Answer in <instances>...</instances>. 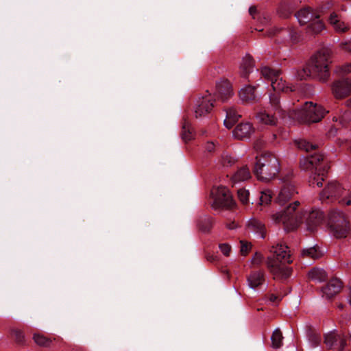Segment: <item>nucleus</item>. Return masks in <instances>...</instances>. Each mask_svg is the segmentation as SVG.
I'll use <instances>...</instances> for the list:
<instances>
[{
  "mask_svg": "<svg viewBox=\"0 0 351 351\" xmlns=\"http://www.w3.org/2000/svg\"><path fill=\"white\" fill-rule=\"evenodd\" d=\"M271 253L272 257H269L267 260V267L270 272L276 279H286L291 274V269L287 264L292 262L288 250V247L285 245L278 244L272 246Z\"/></svg>",
  "mask_w": 351,
  "mask_h": 351,
  "instance_id": "7ed1b4c3",
  "label": "nucleus"
},
{
  "mask_svg": "<svg viewBox=\"0 0 351 351\" xmlns=\"http://www.w3.org/2000/svg\"><path fill=\"white\" fill-rule=\"evenodd\" d=\"M328 112V111L320 105L306 102L301 108L296 107L290 110L287 116L293 120L311 123L320 121Z\"/></svg>",
  "mask_w": 351,
  "mask_h": 351,
  "instance_id": "39448f33",
  "label": "nucleus"
},
{
  "mask_svg": "<svg viewBox=\"0 0 351 351\" xmlns=\"http://www.w3.org/2000/svg\"><path fill=\"white\" fill-rule=\"evenodd\" d=\"M241 252L242 254L245 255L251 248L250 243H245L243 241H241Z\"/></svg>",
  "mask_w": 351,
  "mask_h": 351,
  "instance_id": "a18cd8bd",
  "label": "nucleus"
},
{
  "mask_svg": "<svg viewBox=\"0 0 351 351\" xmlns=\"http://www.w3.org/2000/svg\"><path fill=\"white\" fill-rule=\"evenodd\" d=\"M233 95L232 86L226 80H221L216 84V90L214 93L215 97L225 101Z\"/></svg>",
  "mask_w": 351,
  "mask_h": 351,
  "instance_id": "2eb2a0df",
  "label": "nucleus"
},
{
  "mask_svg": "<svg viewBox=\"0 0 351 351\" xmlns=\"http://www.w3.org/2000/svg\"><path fill=\"white\" fill-rule=\"evenodd\" d=\"M336 72L343 75L351 73V63L345 64L341 66H339L337 68Z\"/></svg>",
  "mask_w": 351,
  "mask_h": 351,
  "instance_id": "79ce46f5",
  "label": "nucleus"
},
{
  "mask_svg": "<svg viewBox=\"0 0 351 351\" xmlns=\"http://www.w3.org/2000/svg\"><path fill=\"white\" fill-rule=\"evenodd\" d=\"M295 17L301 25L311 23L315 18H319L316 11H312L308 8L301 9L295 14Z\"/></svg>",
  "mask_w": 351,
  "mask_h": 351,
  "instance_id": "6ab92c4d",
  "label": "nucleus"
},
{
  "mask_svg": "<svg viewBox=\"0 0 351 351\" xmlns=\"http://www.w3.org/2000/svg\"><path fill=\"white\" fill-rule=\"evenodd\" d=\"M322 341L321 335L313 333L309 337V342L313 348L318 346Z\"/></svg>",
  "mask_w": 351,
  "mask_h": 351,
  "instance_id": "a19ab883",
  "label": "nucleus"
},
{
  "mask_svg": "<svg viewBox=\"0 0 351 351\" xmlns=\"http://www.w3.org/2000/svg\"><path fill=\"white\" fill-rule=\"evenodd\" d=\"M271 197V192L270 190L267 189L262 191L260 197L261 204H267L270 202Z\"/></svg>",
  "mask_w": 351,
  "mask_h": 351,
  "instance_id": "58836bf2",
  "label": "nucleus"
},
{
  "mask_svg": "<svg viewBox=\"0 0 351 351\" xmlns=\"http://www.w3.org/2000/svg\"><path fill=\"white\" fill-rule=\"evenodd\" d=\"M332 93L336 99H343L351 94V81L348 79L337 80L332 85Z\"/></svg>",
  "mask_w": 351,
  "mask_h": 351,
  "instance_id": "4468645a",
  "label": "nucleus"
},
{
  "mask_svg": "<svg viewBox=\"0 0 351 351\" xmlns=\"http://www.w3.org/2000/svg\"><path fill=\"white\" fill-rule=\"evenodd\" d=\"M250 178V172L247 167L240 168L232 176V182L237 184L247 180Z\"/></svg>",
  "mask_w": 351,
  "mask_h": 351,
  "instance_id": "a878e982",
  "label": "nucleus"
},
{
  "mask_svg": "<svg viewBox=\"0 0 351 351\" xmlns=\"http://www.w3.org/2000/svg\"><path fill=\"white\" fill-rule=\"evenodd\" d=\"M250 15L254 17V14L256 12V8L255 7H250L249 9Z\"/></svg>",
  "mask_w": 351,
  "mask_h": 351,
  "instance_id": "3c124183",
  "label": "nucleus"
},
{
  "mask_svg": "<svg viewBox=\"0 0 351 351\" xmlns=\"http://www.w3.org/2000/svg\"><path fill=\"white\" fill-rule=\"evenodd\" d=\"M322 201H337L341 205L351 204V189H345L340 184L332 181L328 184L320 194Z\"/></svg>",
  "mask_w": 351,
  "mask_h": 351,
  "instance_id": "0eeeda50",
  "label": "nucleus"
},
{
  "mask_svg": "<svg viewBox=\"0 0 351 351\" xmlns=\"http://www.w3.org/2000/svg\"><path fill=\"white\" fill-rule=\"evenodd\" d=\"M12 334L14 335L15 340L19 343H22L25 341V335L23 331L18 329H13Z\"/></svg>",
  "mask_w": 351,
  "mask_h": 351,
  "instance_id": "ea45409f",
  "label": "nucleus"
},
{
  "mask_svg": "<svg viewBox=\"0 0 351 351\" xmlns=\"http://www.w3.org/2000/svg\"><path fill=\"white\" fill-rule=\"evenodd\" d=\"M323 161V156L319 154L304 157L300 161V166L304 170H314L309 178V184L312 186L316 185L321 187L322 186L325 173L329 168L326 165L321 163Z\"/></svg>",
  "mask_w": 351,
  "mask_h": 351,
  "instance_id": "423d86ee",
  "label": "nucleus"
},
{
  "mask_svg": "<svg viewBox=\"0 0 351 351\" xmlns=\"http://www.w3.org/2000/svg\"><path fill=\"white\" fill-rule=\"evenodd\" d=\"M282 339L283 337L281 331L276 328L271 337L272 347L276 349L280 348L282 344Z\"/></svg>",
  "mask_w": 351,
  "mask_h": 351,
  "instance_id": "7c9ffc66",
  "label": "nucleus"
},
{
  "mask_svg": "<svg viewBox=\"0 0 351 351\" xmlns=\"http://www.w3.org/2000/svg\"><path fill=\"white\" fill-rule=\"evenodd\" d=\"M261 75L267 80L271 82V85L275 91L292 92L295 90V87L289 86L283 80L280 72L274 70L269 66H263L261 69Z\"/></svg>",
  "mask_w": 351,
  "mask_h": 351,
  "instance_id": "1a4fd4ad",
  "label": "nucleus"
},
{
  "mask_svg": "<svg viewBox=\"0 0 351 351\" xmlns=\"http://www.w3.org/2000/svg\"><path fill=\"white\" fill-rule=\"evenodd\" d=\"M308 277L313 281L320 282L326 279L327 275L323 269L313 268L308 271Z\"/></svg>",
  "mask_w": 351,
  "mask_h": 351,
  "instance_id": "bb28decb",
  "label": "nucleus"
},
{
  "mask_svg": "<svg viewBox=\"0 0 351 351\" xmlns=\"http://www.w3.org/2000/svg\"><path fill=\"white\" fill-rule=\"evenodd\" d=\"M254 70V61L251 56H245L240 65V73L243 77H247Z\"/></svg>",
  "mask_w": 351,
  "mask_h": 351,
  "instance_id": "5701e85b",
  "label": "nucleus"
},
{
  "mask_svg": "<svg viewBox=\"0 0 351 351\" xmlns=\"http://www.w3.org/2000/svg\"><path fill=\"white\" fill-rule=\"evenodd\" d=\"M273 221L276 223H282L286 231L296 229L304 221L307 228L313 231L323 219V213L318 210H313L307 213L300 206L298 201L289 204L282 210L277 212L271 216Z\"/></svg>",
  "mask_w": 351,
  "mask_h": 351,
  "instance_id": "f257e3e1",
  "label": "nucleus"
},
{
  "mask_svg": "<svg viewBox=\"0 0 351 351\" xmlns=\"http://www.w3.org/2000/svg\"><path fill=\"white\" fill-rule=\"evenodd\" d=\"M240 117L233 108H230L226 112V119L223 123L227 128H231L233 125V122L236 121Z\"/></svg>",
  "mask_w": 351,
  "mask_h": 351,
  "instance_id": "c85d7f7f",
  "label": "nucleus"
},
{
  "mask_svg": "<svg viewBox=\"0 0 351 351\" xmlns=\"http://www.w3.org/2000/svg\"><path fill=\"white\" fill-rule=\"evenodd\" d=\"M328 223L334 237L343 238L347 236L349 230L348 222L341 210H332L329 214Z\"/></svg>",
  "mask_w": 351,
  "mask_h": 351,
  "instance_id": "6e6552de",
  "label": "nucleus"
},
{
  "mask_svg": "<svg viewBox=\"0 0 351 351\" xmlns=\"http://www.w3.org/2000/svg\"><path fill=\"white\" fill-rule=\"evenodd\" d=\"M193 130L190 125V123L184 121L182 123V133L181 136L184 141L188 142L193 139Z\"/></svg>",
  "mask_w": 351,
  "mask_h": 351,
  "instance_id": "cd10ccee",
  "label": "nucleus"
},
{
  "mask_svg": "<svg viewBox=\"0 0 351 351\" xmlns=\"http://www.w3.org/2000/svg\"><path fill=\"white\" fill-rule=\"evenodd\" d=\"M347 301L351 305V286L348 288Z\"/></svg>",
  "mask_w": 351,
  "mask_h": 351,
  "instance_id": "8fccbe9b",
  "label": "nucleus"
},
{
  "mask_svg": "<svg viewBox=\"0 0 351 351\" xmlns=\"http://www.w3.org/2000/svg\"><path fill=\"white\" fill-rule=\"evenodd\" d=\"M332 121L345 126L351 121V110L348 109L341 110L337 115L333 116Z\"/></svg>",
  "mask_w": 351,
  "mask_h": 351,
  "instance_id": "b1692460",
  "label": "nucleus"
},
{
  "mask_svg": "<svg viewBox=\"0 0 351 351\" xmlns=\"http://www.w3.org/2000/svg\"><path fill=\"white\" fill-rule=\"evenodd\" d=\"M236 160L228 153H223L221 156L219 162L223 167H228L234 164Z\"/></svg>",
  "mask_w": 351,
  "mask_h": 351,
  "instance_id": "c9c22d12",
  "label": "nucleus"
},
{
  "mask_svg": "<svg viewBox=\"0 0 351 351\" xmlns=\"http://www.w3.org/2000/svg\"><path fill=\"white\" fill-rule=\"evenodd\" d=\"M277 138V134L276 133H273L271 136V138H270V141L271 142L274 141V140H276Z\"/></svg>",
  "mask_w": 351,
  "mask_h": 351,
  "instance_id": "4d7b16f0",
  "label": "nucleus"
},
{
  "mask_svg": "<svg viewBox=\"0 0 351 351\" xmlns=\"http://www.w3.org/2000/svg\"><path fill=\"white\" fill-rule=\"evenodd\" d=\"M333 5V3L332 2H328L327 3V5L326 8H321V10L322 11L324 9H329L330 8H331L332 6Z\"/></svg>",
  "mask_w": 351,
  "mask_h": 351,
  "instance_id": "6e6d98bb",
  "label": "nucleus"
},
{
  "mask_svg": "<svg viewBox=\"0 0 351 351\" xmlns=\"http://www.w3.org/2000/svg\"><path fill=\"white\" fill-rule=\"evenodd\" d=\"M280 298L274 294H271L269 295V301L273 303V304H275L277 302H278L280 300Z\"/></svg>",
  "mask_w": 351,
  "mask_h": 351,
  "instance_id": "09e8293b",
  "label": "nucleus"
},
{
  "mask_svg": "<svg viewBox=\"0 0 351 351\" xmlns=\"http://www.w3.org/2000/svg\"><path fill=\"white\" fill-rule=\"evenodd\" d=\"M297 193L295 186L291 182H285L276 197V202L283 206Z\"/></svg>",
  "mask_w": 351,
  "mask_h": 351,
  "instance_id": "ddd939ff",
  "label": "nucleus"
},
{
  "mask_svg": "<svg viewBox=\"0 0 351 351\" xmlns=\"http://www.w3.org/2000/svg\"><path fill=\"white\" fill-rule=\"evenodd\" d=\"M324 343L326 347L333 351H344L347 345L344 335L331 331L324 335Z\"/></svg>",
  "mask_w": 351,
  "mask_h": 351,
  "instance_id": "9b49d317",
  "label": "nucleus"
},
{
  "mask_svg": "<svg viewBox=\"0 0 351 351\" xmlns=\"http://www.w3.org/2000/svg\"><path fill=\"white\" fill-rule=\"evenodd\" d=\"M33 339L34 342L40 346L49 347L51 343V340L50 339L47 338L40 334H34Z\"/></svg>",
  "mask_w": 351,
  "mask_h": 351,
  "instance_id": "f704fd0d",
  "label": "nucleus"
},
{
  "mask_svg": "<svg viewBox=\"0 0 351 351\" xmlns=\"http://www.w3.org/2000/svg\"><path fill=\"white\" fill-rule=\"evenodd\" d=\"M205 150L208 153H212L218 149V146L214 141H208L204 145Z\"/></svg>",
  "mask_w": 351,
  "mask_h": 351,
  "instance_id": "37998d69",
  "label": "nucleus"
},
{
  "mask_svg": "<svg viewBox=\"0 0 351 351\" xmlns=\"http://www.w3.org/2000/svg\"><path fill=\"white\" fill-rule=\"evenodd\" d=\"M258 122L264 125L274 126L277 124V119L268 109L261 110L256 114Z\"/></svg>",
  "mask_w": 351,
  "mask_h": 351,
  "instance_id": "412c9836",
  "label": "nucleus"
},
{
  "mask_svg": "<svg viewBox=\"0 0 351 351\" xmlns=\"http://www.w3.org/2000/svg\"><path fill=\"white\" fill-rule=\"evenodd\" d=\"M341 287L342 283L339 279L333 278L330 280L329 282L322 289L323 297L331 298L339 292Z\"/></svg>",
  "mask_w": 351,
  "mask_h": 351,
  "instance_id": "f3484780",
  "label": "nucleus"
},
{
  "mask_svg": "<svg viewBox=\"0 0 351 351\" xmlns=\"http://www.w3.org/2000/svg\"><path fill=\"white\" fill-rule=\"evenodd\" d=\"M321 256L320 252L315 247L304 249L302 252V256L304 258H311L317 259Z\"/></svg>",
  "mask_w": 351,
  "mask_h": 351,
  "instance_id": "72a5a7b5",
  "label": "nucleus"
},
{
  "mask_svg": "<svg viewBox=\"0 0 351 351\" xmlns=\"http://www.w3.org/2000/svg\"><path fill=\"white\" fill-rule=\"evenodd\" d=\"M341 48L351 53V40L340 44Z\"/></svg>",
  "mask_w": 351,
  "mask_h": 351,
  "instance_id": "49530a36",
  "label": "nucleus"
},
{
  "mask_svg": "<svg viewBox=\"0 0 351 351\" xmlns=\"http://www.w3.org/2000/svg\"><path fill=\"white\" fill-rule=\"evenodd\" d=\"M239 97L242 101H250L256 99L255 88L252 86H245L239 91Z\"/></svg>",
  "mask_w": 351,
  "mask_h": 351,
  "instance_id": "393cba45",
  "label": "nucleus"
},
{
  "mask_svg": "<svg viewBox=\"0 0 351 351\" xmlns=\"http://www.w3.org/2000/svg\"><path fill=\"white\" fill-rule=\"evenodd\" d=\"M206 258H207L208 261H209L210 262H213V261H216L217 257L215 256H213V255H210V256L208 255V256H207Z\"/></svg>",
  "mask_w": 351,
  "mask_h": 351,
  "instance_id": "5fc2aeb1",
  "label": "nucleus"
},
{
  "mask_svg": "<svg viewBox=\"0 0 351 351\" xmlns=\"http://www.w3.org/2000/svg\"><path fill=\"white\" fill-rule=\"evenodd\" d=\"M295 145L298 149L305 150L307 152L316 149L317 147L316 144H313L304 139L296 140Z\"/></svg>",
  "mask_w": 351,
  "mask_h": 351,
  "instance_id": "473e14b6",
  "label": "nucleus"
},
{
  "mask_svg": "<svg viewBox=\"0 0 351 351\" xmlns=\"http://www.w3.org/2000/svg\"><path fill=\"white\" fill-rule=\"evenodd\" d=\"M328 23L337 33H343L348 30L349 26L342 21L341 15L333 12L330 13Z\"/></svg>",
  "mask_w": 351,
  "mask_h": 351,
  "instance_id": "a211bd4d",
  "label": "nucleus"
},
{
  "mask_svg": "<svg viewBox=\"0 0 351 351\" xmlns=\"http://www.w3.org/2000/svg\"><path fill=\"white\" fill-rule=\"evenodd\" d=\"M285 351H296L295 346L293 344L287 346Z\"/></svg>",
  "mask_w": 351,
  "mask_h": 351,
  "instance_id": "603ef678",
  "label": "nucleus"
},
{
  "mask_svg": "<svg viewBox=\"0 0 351 351\" xmlns=\"http://www.w3.org/2000/svg\"><path fill=\"white\" fill-rule=\"evenodd\" d=\"M249 191L244 189L237 191L238 198L243 204H247L249 202Z\"/></svg>",
  "mask_w": 351,
  "mask_h": 351,
  "instance_id": "4c0bfd02",
  "label": "nucleus"
},
{
  "mask_svg": "<svg viewBox=\"0 0 351 351\" xmlns=\"http://www.w3.org/2000/svg\"><path fill=\"white\" fill-rule=\"evenodd\" d=\"M247 227L250 231L257 234L260 238H264L265 227L259 220L254 218L250 219L247 221Z\"/></svg>",
  "mask_w": 351,
  "mask_h": 351,
  "instance_id": "4be33fe9",
  "label": "nucleus"
},
{
  "mask_svg": "<svg viewBox=\"0 0 351 351\" xmlns=\"http://www.w3.org/2000/svg\"><path fill=\"white\" fill-rule=\"evenodd\" d=\"M265 274L263 271H252L247 277V285L252 289H256L265 282Z\"/></svg>",
  "mask_w": 351,
  "mask_h": 351,
  "instance_id": "aec40b11",
  "label": "nucleus"
},
{
  "mask_svg": "<svg viewBox=\"0 0 351 351\" xmlns=\"http://www.w3.org/2000/svg\"><path fill=\"white\" fill-rule=\"evenodd\" d=\"M331 55L332 51L329 48L320 49L311 57L306 67L295 71V78L304 80L311 77L321 82H326L330 77Z\"/></svg>",
  "mask_w": 351,
  "mask_h": 351,
  "instance_id": "f03ea898",
  "label": "nucleus"
},
{
  "mask_svg": "<svg viewBox=\"0 0 351 351\" xmlns=\"http://www.w3.org/2000/svg\"><path fill=\"white\" fill-rule=\"evenodd\" d=\"M269 103L272 109L282 115L283 119H285L286 116L284 114L285 110L281 109L280 106L279 97L276 94L269 95Z\"/></svg>",
  "mask_w": 351,
  "mask_h": 351,
  "instance_id": "c756f323",
  "label": "nucleus"
},
{
  "mask_svg": "<svg viewBox=\"0 0 351 351\" xmlns=\"http://www.w3.org/2000/svg\"><path fill=\"white\" fill-rule=\"evenodd\" d=\"M325 27L324 23L319 19L315 18L311 23L308 25V31L313 34H318L321 32Z\"/></svg>",
  "mask_w": 351,
  "mask_h": 351,
  "instance_id": "2f4dec72",
  "label": "nucleus"
},
{
  "mask_svg": "<svg viewBox=\"0 0 351 351\" xmlns=\"http://www.w3.org/2000/svg\"><path fill=\"white\" fill-rule=\"evenodd\" d=\"M214 100L210 95H206L196 99L194 114L196 118H202L209 114L214 106Z\"/></svg>",
  "mask_w": 351,
  "mask_h": 351,
  "instance_id": "f8f14e48",
  "label": "nucleus"
},
{
  "mask_svg": "<svg viewBox=\"0 0 351 351\" xmlns=\"http://www.w3.org/2000/svg\"><path fill=\"white\" fill-rule=\"evenodd\" d=\"M346 106L351 108V98L346 101Z\"/></svg>",
  "mask_w": 351,
  "mask_h": 351,
  "instance_id": "13d9d810",
  "label": "nucleus"
},
{
  "mask_svg": "<svg viewBox=\"0 0 351 351\" xmlns=\"http://www.w3.org/2000/svg\"><path fill=\"white\" fill-rule=\"evenodd\" d=\"M254 132V128L250 123H242L237 125L232 131L233 136L237 139L249 138Z\"/></svg>",
  "mask_w": 351,
  "mask_h": 351,
  "instance_id": "dca6fc26",
  "label": "nucleus"
},
{
  "mask_svg": "<svg viewBox=\"0 0 351 351\" xmlns=\"http://www.w3.org/2000/svg\"><path fill=\"white\" fill-rule=\"evenodd\" d=\"M213 198L212 206L214 208H232L234 202L228 189L225 186L215 187L211 191Z\"/></svg>",
  "mask_w": 351,
  "mask_h": 351,
  "instance_id": "9d476101",
  "label": "nucleus"
},
{
  "mask_svg": "<svg viewBox=\"0 0 351 351\" xmlns=\"http://www.w3.org/2000/svg\"><path fill=\"white\" fill-rule=\"evenodd\" d=\"M263 260V256L259 253H256L255 256L252 258V262L255 265H259Z\"/></svg>",
  "mask_w": 351,
  "mask_h": 351,
  "instance_id": "de8ad7c7",
  "label": "nucleus"
},
{
  "mask_svg": "<svg viewBox=\"0 0 351 351\" xmlns=\"http://www.w3.org/2000/svg\"><path fill=\"white\" fill-rule=\"evenodd\" d=\"M212 219L210 217H204L199 222V228L204 232L208 231L212 226Z\"/></svg>",
  "mask_w": 351,
  "mask_h": 351,
  "instance_id": "e433bc0d",
  "label": "nucleus"
},
{
  "mask_svg": "<svg viewBox=\"0 0 351 351\" xmlns=\"http://www.w3.org/2000/svg\"><path fill=\"white\" fill-rule=\"evenodd\" d=\"M237 227V224L234 222L227 225V228L230 230H233Z\"/></svg>",
  "mask_w": 351,
  "mask_h": 351,
  "instance_id": "864d4df0",
  "label": "nucleus"
},
{
  "mask_svg": "<svg viewBox=\"0 0 351 351\" xmlns=\"http://www.w3.org/2000/svg\"><path fill=\"white\" fill-rule=\"evenodd\" d=\"M279 169L278 159L274 154L266 152L256 157L254 172L259 180L263 182L271 180L277 175Z\"/></svg>",
  "mask_w": 351,
  "mask_h": 351,
  "instance_id": "20e7f679",
  "label": "nucleus"
},
{
  "mask_svg": "<svg viewBox=\"0 0 351 351\" xmlns=\"http://www.w3.org/2000/svg\"><path fill=\"white\" fill-rule=\"evenodd\" d=\"M221 253L226 256H228L230 255V251H231V247L227 244V243H222V244H220L219 246Z\"/></svg>",
  "mask_w": 351,
  "mask_h": 351,
  "instance_id": "c03bdc74",
  "label": "nucleus"
}]
</instances>
